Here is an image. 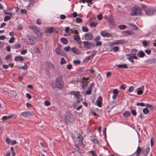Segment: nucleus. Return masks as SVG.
Segmentation results:
<instances>
[{"instance_id": "18", "label": "nucleus", "mask_w": 156, "mask_h": 156, "mask_svg": "<svg viewBox=\"0 0 156 156\" xmlns=\"http://www.w3.org/2000/svg\"><path fill=\"white\" fill-rule=\"evenodd\" d=\"M14 60L16 62L20 61L21 62H22L24 60V59L22 56H17L15 57Z\"/></svg>"}, {"instance_id": "54", "label": "nucleus", "mask_w": 156, "mask_h": 156, "mask_svg": "<svg viewBox=\"0 0 156 156\" xmlns=\"http://www.w3.org/2000/svg\"><path fill=\"white\" fill-rule=\"evenodd\" d=\"M97 18L99 20H101L102 18V14H100L98 15Z\"/></svg>"}, {"instance_id": "55", "label": "nucleus", "mask_w": 156, "mask_h": 156, "mask_svg": "<svg viewBox=\"0 0 156 156\" xmlns=\"http://www.w3.org/2000/svg\"><path fill=\"white\" fill-rule=\"evenodd\" d=\"M131 112L133 116H135L136 115V112L135 110H131Z\"/></svg>"}, {"instance_id": "2", "label": "nucleus", "mask_w": 156, "mask_h": 156, "mask_svg": "<svg viewBox=\"0 0 156 156\" xmlns=\"http://www.w3.org/2000/svg\"><path fill=\"white\" fill-rule=\"evenodd\" d=\"M55 86L56 87L60 90H62L64 88V82L61 76L57 77L55 80Z\"/></svg>"}, {"instance_id": "8", "label": "nucleus", "mask_w": 156, "mask_h": 156, "mask_svg": "<svg viewBox=\"0 0 156 156\" xmlns=\"http://www.w3.org/2000/svg\"><path fill=\"white\" fill-rule=\"evenodd\" d=\"M144 86L142 85L141 87L137 88L135 90V92H137V94L140 95L142 94L144 89Z\"/></svg>"}, {"instance_id": "32", "label": "nucleus", "mask_w": 156, "mask_h": 156, "mask_svg": "<svg viewBox=\"0 0 156 156\" xmlns=\"http://www.w3.org/2000/svg\"><path fill=\"white\" fill-rule=\"evenodd\" d=\"M129 25L131 27L133 28V29L134 30H136L137 29L138 27L137 26H136L135 24L131 23H129Z\"/></svg>"}, {"instance_id": "53", "label": "nucleus", "mask_w": 156, "mask_h": 156, "mask_svg": "<svg viewBox=\"0 0 156 156\" xmlns=\"http://www.w3.org/2000/svg\"><path fill=\"white\" fill-rule=\"evenodd\" d=\"M137 51V50L135 49H133L132 50V52L133 55H135Z\"/></svg>"}, {"instance_id": "45", "label": "nucleus", "mask_w": 156, "mask_h": 156, "mask_svg": "<svg viewBox=\"0 0 156 156\" xmlns=\"http://www.w3.org/2000/svg\"><path fill=\"white\" fill-rule=\"evenodd\" d=\"M66 63V61L63 58H62L61 59L60 63L61 65H63Z\"/></svg>"}, {"instance_id": "43", "label": "nucleus", "mask_w": 156, "mask_h": 156, "mask_svg": "<svg viewBox=\"0 0 156 156\" xmlns=\"http://www.w3.org/2000/svg\"><path fill=\"white\" fill-rule=\"evenodd\" d=\"M4 14L6 15H9L10 16H12L13 13L12 12H7L6 10H5L3 11Z\"/></svg>"}, {"instance_id": "50", "label": "nucleus", "mask_w": 156, "mask_h": 156, "mask_svg": "<svg viewBox=\"0 0 156 156\" xmlns=\"http://www.w3.org/2000/svg\"><path fill=\"white\" fill-rule=\"evenodd\" d=\"M15 39V37H11L9 41V42L10 43H12L14 42Z\"/></svg>"}, {"instance_id": "35", "label": "nucleus", "mask_w": 156, "mask_h": 156, "mask_svg": "<svg viewBox=\"0 0 156 156\" xmlns=\"http://www.w3.org/2000/svg\"><path fill=\"white\" fill-rule=\"evenodd\" d=\"M126 27V26L125 25H120L119 26V28L121 30L125 29Z\"/></svg>"}, {"instance_id": "52", "label": "nucleus", "mask_w": 156, "mask_h": 156, "mask_svg": "<svg viewBox=\"0 0 156 156\" xmlns=\"http://www.w3.org/2000/svg\"><path fill=\"white\" fill-rule=\"evenodd\" d=\"M136 105L138 106H141L143 107L145 106L146 105L143 103H136Z\"/></svg>"}, {"instance_id": "11", "label": "nucleus", "mask_w": 156, "mask_h": 156, "mask_svg": "<svg viewBox=\"0 0 156 156\" xmlns=\"http://www.w3.org/2000/svg\"><path fill=\"white\" fill-rule=\"evenodd\" d=\"M96 54V52H95L87 57L84 60V62H86L89 61L90 59L94 57Z\"/></svg>"}, {"instance_id": "40", "label": "nucleus", "mask_w": 156, "mask_h": 156, "mask_svg": "<svg viewBox=\"0 0 156 156\" xmlns=\"http://www.w3.org/2000/svg\"><path fill=\"white\" fill-rule=\"evenodd\" d=\"M76 98L77 99L81 101L83 100L82 96V95L80 94V93L79 92L78 94V95H77V96H76Z\"/></svg>"}, {"instance_id": "58", "label": "nucleus", "mask_w": 156, "mask_h": 156, "mask_svg": "<svg viewBox=\"0 0 156 156\" xmlns=\"http://www.w3.org/2000/svg\"><path fill=\"white\" fill-rule=\"evenodd\" d=\"M91 94V91L90 90H87L85 93V94L87 95H90Z\"/></svg>"}, {"instance_id": "27", "label": "nucleus", "mask_w": 156, "mask_h": 156, "mask_svg": "<svg viewBox=\"0 0 156 156\" xmlns=\"http://www.w3.org/2000/svg\"><path fill=\"white\" fill-rule=\"evenodd\" d=\"M108 21L109 23L111 24L112 25H113L115 24V22L114 21L113 18L112 17L108 18Z\"/></svg>"}, {"instance_id": "12", "label": "nucleus", "mask_w": 156, "mask_h": 156, "mask_svg": "<svg viewBox=\"0 0 156 156\" xmlns=\"http://www.w3.org/2000/svg\"><path fill=\"white\" fill-rule=\"evenodd\" d=\"M61 45L60 44H58V47L55 49V51L57 55H62L61 53Z\"/></svg>"}, {"instance_id": "29", "label": "nucleus", "mask_w": 156, "mask_h": 156, "mask_svg": "<svg viewBox=\"0 0 156 156\" xmlns=\"http://www.w3.org/2000/svg\"><path fill=\"white\" fill-rule=\"evenodd\" d=\"M131 113L129 111H127L125 112L123 114V115L125 117H128L130 115Z\"/></svg>"}, {"instance_id": "14", "label": "nucleus", "mask_w": 156, "mask_h": 156, "mask_svg": "<svg viewBox=\"0 0 156 156\" xmlns=\"http://www.w3.org/2000/svg\"><path fill=\"white\" fill-rule=\"evenodd\" d=\"M101 35L104 37H109L112 36V34L107 32H105L104 31H101Z\"/></svg>"}, {"instance_id": "23", "label": "nucleus", "mask_w": 156, "mask_h": 156, "mask_svg": "<svg viewBox=\"0 0 156 156\" xmlns=\"http://www.w3.org/2000/svg\"><path fill=\"white\" fill-rule=\"evenodd\" d=\"M137 55L140 58H143L145 56V54L143 51H140L138 52Z\"/></svg>"}, {"instance_id": "57", "label": "nucleus", "mask_w": 156, "mask_h": 156, "mask_svg": "<svg viewBox=\"0 0 156 156\" xmlns=\"http://www.w3.org/2000/svg\"><path fill=\"white\" fill-rule=\"evenodd\" d=\"M70 49V47L69 46L65 47L64 48V50L66 51H69Z\"/></svg>"}, {"instance_id": "4", "label": "nucleus", "mask_w": 156, "mask_h": 156, "mask_svg": "<svg viewBox=\"0 0 156 156\" xmlns=\"http://www.w3.org/2000/svg\"><path fill=\"white\" fill-rule=\"evenodd\" d=\"M26 42L27 44L34 45L36 43V40L35 37L28 36V37L27 38Z\"/></svg>"}, {"instance_id": "49", "label": "nucleus", "mask_w": 156, "mask_h": 156, "mask_svg": "<svg viewBox=\"0 0 156 156\" xmlns=\"http://www.w3.org/2000/svg\"><path fill=\"white\" fill-rule=\"evenodd\" d=\"M147 108H148L150 109H152L153 108V105H149L148 104H147L146 105Z\"/></svg>"}, {"instance_id": "48", "label": "nucleus", "mask_w": 156, "mask_h": 156, "mask_svg": "<svg viewBox=\"0 0 156 156\" xmlns=\"http://www.w3.org/2000/svg\"><path fill=\"white\" fill-rule=\"evenodd\" d=\"M76 21L77 23H81L82 21V20L79 17H77L76 18Z\"/></svg>"}, {"instance_id": "59", "label": "nucleus", "mask_w": 156, "mask_h": 156, "mask_svg": "<svg viewBox=\"0 0 156 156\" xmlns=\"http://www.w3.org/2000/svg\"><path fill=\"white\" fill-rule=\"evenodd\" d=\"M91 141L94 143L96 144H98L99 143V142L98 140L95 139H92Z\"/></svg>"}, {"instance_id": "10", "label": "nucleus", "mask_w": 156, "mask_h": 156, "mask_svg": "<svg viewBox=\"0 0 156 156\" xmlns=\"http://www.w3.org/2000/svg\"><path fill=\"white\" fill-rule=\"evenodd\" d=\"M96 102L97 105L99 107H101L102 105V99L101 96H99L97 99Z\"/></svg>"}, {"instance_id": "16", "label": "nucleus", "mask_w": 156, "mask_h": 156, "mask_svg": "<svg viewBox=\"0 0 156 156\" xmlns=\"http://www.w3.org/2000/svg\"><path fill=\"white\" fill-rule=\"evenodd\" d=\"M71 50L73 53L76 55H79L81 53L79 51V50L75 47L72 48Z\"/></svg>"}, {"instance_id": "56", "label": "nucleus", "mask_w": 156, "mask_h": 156, "mask_svg": "<svg viewBox=\"0 0 156 156\" xmlns=\"http://www.w3.org/2000/svg\"><path fill=\"white\" fill-rule=\"evenodd\" d=\"M145 52L148 55H150L151 53V51L149 49H147L145 50Z\"/></svg>"}, {"instance_id": "63", "label": "nucleus", "mask_w": 156, "mask_h": 156, "mask_svg": "<svg viewBox=\"0 0 156 156\" xmlns=\"http://www.w3.org/2000/svg\"><path fill=\"white\" fill-rule=\"evenodd\" d=\"M27 52V51L26 50H23L21 51L20 52V53L22 55H24Z\"/></svg>"}, {"instance_id": "15", "label": "nucleus", "mask_w": 156, "mask_h": 156, "mask_svg": "<svg viewBox=\"0 0 156 156\" xmlns=\"http://www.w3.org/2000/svg\"><path fill=\"white\" fill-rule=\"evenodd\" d=\"M83 44L85 47L87 48H90L92 47L91 43L87 41H84L83 42Z\"/></svg>"}, {"instance_id": "19", "label": "nucleus", "mask_w": 156, "mask_h": 156, "mask_svg": "<svg viewBox=\"0 0 156 156\" xmlns=\"http://www.w3.org/2000/svg\"><path fill=\"white\" fill-rule=\"evenodd\" d=\"M122 34H123L124 36H128L129 35H132L133 34V33L131 32V31L130 30H126L123 31L122 32Z\"/></svg>"}, {"instance_id": "25", "label": "nucleus", "mask_w": 156, "mask_h": 156, "mask_svg": "<svg viewBox=\"0 0 156 156\" xmlns=\"http://www.w3.org/2000/svg\"><path fill=\"white\" fill-rule=\"evenodd\" d=\"M116 66L119 68L127 69L128 66L126 64H123L122 65H116Z\"/></svg>"}, {"instance_id": "37", "label": "nucleus", "mask_w": 156, "mask_h": 156, "mask_svg": "<svg viewBox=\"0 0 156 156\" xmlns=\"http://www.w3.org/2000/svg\"><path fill=\"white\" fill-rule=\"evenodd\" d=\"M112 49L115 52H116L119 51V47L117 46H114L112 48Z\"/></svg>"}, {"instance_id": "30", "label": "nucleus", "mask_w": 156, "mask_h": 156, "mask_svg": "<svg viewBox=\"0 0 156 156\" xmlns=\"http://www.w3.org/2000/svg\"><path fill=\"white\" fill-rule=\"evenodd\" d=\"M150 42L149 41L144 40L143 41L142 44L144 47H145L149 45L150 44Z\"/></svg>"}, {"instance_id": "62", "label": "nucleus", "mask_w": 156, "mask_h": 156, "mask_svg": "<svg viewBox=\"0 0 156 156\" xmlns=\"http://www.w3.org/2000/svg\"><path fill=\"white\" fill-rule=\"evenodd\" d=\"M44 104L46 106H48L50 105V103L48 101H45L44 102Z\"/></svg>"}, {"instance_id": "26", "label": "nucleus", "mask_w": 156, "mask_h": 156, "mask_svg": "<svg viewBox=\"0 0 156 156\" xmlns=\"http://www.w3.org/2000/svg\"><path fill=\"white\" fill-rule=\"evenodd\" d=\"M60 40L62 43L64 44H66L68 43V41L66 38L64 37H62Z\"/></svg>"}, {"instance_id": "36", "label": "nucleus", "mask_w": 156, "mask_h": 156, "mask_svg": "<svg viewBox=\"0 0 156 156\" xmlns=\"http://www.w3.org/2000/svg\"><path fill=\"white\" fill-rule=\"evenodd\" d=\"M29 4L28 5V6H30L31 5H33L35 3L36 0H29Z\"/></svg>"}, {"instance_id": "64", "label": "nucleus", "mask_w": 156, "mask_h": 156, "mask_svg": "<svg viewBox=\"0 0 156 156\" xmlns=\"http://www.w3.org/2000/svg\"><path fill=\"white\" fill-rule=\"evenodd\" d=\"M118 91L117 89H115L113 90V93L114 94L118 95Z\"/></svg>"}, {"instance_id": "24", "label": "nucleus", "mask_w": 156, "mask_h": 156, "mask_svg": "<svg viewBox=\"0 0 156 156\" xmlns=\"http://www.w3.org/2000/svg\"><path fill=\"white\" fill-rule=\"evenodd\" d=\"M21 44L20 43L16 44L12 46V48L13 49H19L21 47Z\"/></svg>"}, {"instance_id": "41", "label": "nucleus", "mask_w": 156, "mask_h": 156, "mask_svg": "<svg viewBox=\"0 0 156 156\" xmlns=\"http://www.w3.org/2000/svg\"><path fill=\"white\" fill-rule=\"evenodd\" d=\"M143 112L144 114H147L149 112V111L147 108H145L143 109Z\"/></svg>"}, {"instance_id": "46", "label": "nucleus", "mask_w": 156, "mask_h": 156, "mask_svg": "<svg viewBox=\"0 0 156 156\" xmlns=\"http://www.w3.org/2000/svg\"><path fill=\"white\" fill-rule=\"evenodd\" d=\"M73 63L74 64L76 65L79 64L81 62L80 60H74L73 61Z\"/></svg>"}, {"instance_id": "61", "label": "nucleus", "mask_w": 156, "mask_h": 156, "mask_svg": "<svg viewBox=\"0 0 156 156\" xmlns=\"http://www.w3.org/2000/svg\"><path fill=\"white\" fill-rule=\"evenodd\" d=\"M106 128H105L103 131V135L105 136V137L106 138Z\"/></svg>"}, {"instance_id": "7", "label": "nucleus", "mask_w": 156, "mask_h": 156, "mask_svg": "<svg viewBox=\"0 0 156 156\" xmlns=\"http://www.w3.org/2000/svg\"><path fill=\"white\" fill-rule=\"evenodd\" d=\"M77 138L78 139V142L80 145L84 147V145L83 143V138L80 133H78L77 135Z\"/></svg>"}, {"instance_id": "28", "label": "nucleus", "mask_w": 156, "mask_h": 156, "mask_svg": "<svg viewBox=\"0 0 156 156\" xmlns=\"http://www.w3.org/2000/svg\"><path fill=\"white\" fill-rule=\"evenodd\" d=\"M12 115H9L8 116H4L2 117V120L4 121L11 119L12 117Z\"/></svg>"}, {"instance_id": "51", "label": "nucleus", "mask_w": 156, "mask_h": 156, "mask_svg": "<svg viewBox=\"0 0 156 156\" xmlns=\"http://www.w3.org/2000/svg\"><path fill=\"white\" fill-rule=\"evenodd\" d=\"M11 57L12 55H11L9 54L5 57V59L6 60H8Z\"/></svg>"}, {"instance_id": "6", "label": "nucleus", "mask_w": 156, "mask_h": 156, "mask_svg": "<svg viewBox=\"0 0 156 156\" xmlns=\"http://www.w3.org/2000/svg\"><path fill=\"white\" fill-rule=\"evenodd\" d=\"M125 40L124 39H121L119 40H116L115 41L112 42L111 43V45H114L119 44H122L126 43Z\"/></svg>"}, {"instance_id": "5", "label": "nucleus", "mask_w": 156, "mask_h": 156, "mask_svg": "<svg viewBox=\"0 0 156 156\" xmlns=\"http://www.w3.org/2000/svg\"><path fill=\"white\" fill-rule=\"evenodd\" d=\"M30 28L36 34L38 38L41 36V33L40 31V29L35 26L33 25L30 27Z\"/></svg>"}, {"instance_id": "38", "label": "nucleus", "mask_w": 156, "mask_h": 156, "mask_svg": "<svg viewBox=\"0 0 156 156\" xmlns=\"http://www.w3.org/2000/svg\"><path fill=\"white\" fill-rule=\"evenodd\" d=\"M11 16H5L4 19V21L6 22L8 21H9L10 20L11 18Z\"/></svg>"}, {"instance_id": "9", "label": "nucleus", "mask_w": 156, "mask_h": 156, "mask_svg": "<svg viewBox=\"0 0 156 156\" xmlns=\"http://www.w3.org/2000/svg\"><path fill=\"white\" fill-rule=\"evenodd\" d=\"M92 34L90 32L86 33L85 34V38L87 41L91 40L93 39Z\"/></svg>"}, {"instance_id": "20", "label": "nucleus", "mask_w": 156, "mask_h": 156, "mask_svg": "<svg viewBox=\"0 0 156 156\" xmlns=\"http://www.w3.org/2000/svg\"><path fill=\"white\" fill-rule=\"evenodd\" d=\"M150 151L149 147L147 148L145 150L142 149V153L143 154V156H147Z\"/></svg>"}, {"instance_id": "3", "label": "nucleus", "mask_w": 156, "mask_h": 156, "mask_svg": "<svg viewBox=\"0 0 156 156\" xmlns=\"http://www.w3.org/2000/svg\"><path fill=\"white\" fill-rule=\"evenodd\" d=\"M143 15L141 9L139 6H133L131 11L130 15L132 16H141Z\"/></svg>"}, {"instance_id": "44", "label": "nucleus", "mask_w": 156, "mask_h": 156, "mask_svg": "<svg viewBox=\"0 0 156 156\" xmlns=\"http://www.w3.org/2000/svg\"><path fill=\"white\" fill-rule=\"evenodd\" d=\"M97 24V23H95L94 22H92L90 23V26L91 27H95Z\"/></svg>"}, {"instance_id": "60", "label": "nucleus", "mask_w": 156, "mask_h": 156, "mask_svg": "<svg viewBox=\"0 0 156 156\" xmlns=\"http://www.w3.org/2000/svg\"><path fill=\"white\" fill-rule=\"evenodd\" d=\"M127 59L132 63H133L134 62V61L133 60V58H132L131 56L128 58Z\"/></svg>"}, {"instance_id": "21", "label": "nucleus", "mask_w": 156, "mask_h": 156, "mask_svg": "<svg viewBox=\"0 0 156 156\" xmlns=\"http://www.w3.org/2000/svg\"><path fill=\"white\" fill-rule=\"evenodd\" d=\"M65 117L66 119L69 120L73 117V115L70 112H67L65 114Z\"/></svg>"}, {"instance_id": "42", "label": "nucleus", "mask_w": 156, "mask_h": 156, "mask_svg": "<svg viewBox=\"0 0 156 156\" xmlns=\"http://www.w3.org/2000/svg\"><path fill=\"white\" fill-rule=\"evenodd\" d=\"M134 90V87L133 86H131L129 87V88L127 90V91L128 92L130 93L133 91Z\"/></svg>"}, {"instance_id": "1", "label": "nucleus", "mask_w": 156, "mask_h": 156, "mask_svg": "<svg viewBox=\"0 0 156 156\" xmlns=\"http://www.w3.org/2000/svg\"><path fill=\"white\" fill-rule=\"evenodd\" d=\"M142 9L145 11V14L148 16L153 15L156 12V9L153 7H148L146 5L141 4H140Z\"/></svg>"}, {"instance_id": "47", "label": "nucleus", "mask_w": 156, "mask_h": 156, "mask_svg": "<svg viewBox=\"0 0 156 156\" xmlns=\"http://www.w3.org/2000/svg\"><path fill=\"white\" fill-rule=\"evenodd\" d=\"M82 31L84 32H87L88 31V28L84 26L82 27Z\"/></svg>"}, {"instance_id": "33", "label": "nucleus", "mask_w": 156, "mask_h": 156, "mask_svg": "<svg viewBox=\"0 0 156 156\" xmlns=\"http://www.w3.org/2000/svg\"><path fill=\"white\" fill-rule=\"evenodd\" d=\"M79 92H77L76 91H73L70 92V95H73L75 97H76L78 95V94L79 93Z\"/></svg>"}, {"instance_id": "13", "label": "nucleus", "mask_w": 156, "mask_h": 156, "mask_svg": "<svg viewBox=\"0 0 156 156\" xmlns=\"http://www.w3.org/2000/svg\"><path fill=\"white\" fill-rule=\"evenodd\" d=\"M73 39L76 41V42L79 44L82 43V41L80 40V37L78 35H74Z\"/></svg>"}, {"instance_id": "17", "label": "nucleus", "mask_w": 156, "mask_h": 156, "mask_svg": "<svg viewBox=\"0 0 156 156\" xmlns=\"http://www.w3.org/2000/svg\"><path fill=\"white\" fill-rule=\"evenodd\" d=\"M21 115L24 117H28L32 115V113L29 112H23L21 113Z\"/></svg>"}, {"instance_id": "39", "label": "nucleus", "mask_w": 156, "mask_h": 156, "mask_svg": "<svg viewBox=\"0 0 156 156\" xmlns=\"http://www.w3.org/2000/svg\"><path fill=\"white\" fill-rule=\"evenodd\" d=\"M53 30V27H49L47 30V32L49 33H51L52 32Z\"/></svg>"}, {"instance_id": "31", "label": "nucleus", "mask_w": 156, "mask_h": 156, "mask_svg": "<svg viewBox=\"0 0 156 156\" xmlns=\"http://www.w3.org/2000/svg\"><path fill=\"white\" fill-rule=\"evenodd\" d=\"M81 82L82 84V87L83 88L86 87L87 85V81H81Z\"/></svg>"}, {"instance_id": "22", "label": "nucleus", "mask_w": 156, "mask_h": 156, "mask_svg": "<svg viewBox=\"0 0 156 156\" xmlns=\"http://www.w3.org/2000/svg\"><path fill=\"white\" fill-rule=\"evenodd\" d=\"M142 149L139 147H138L137 148V150L134 153L136 154V156H140V153H142Z\"/></svg>"}, {"instance_id": "34", "label": "nucleus", "mask_w": 156, "mask_h": 156, "mask_svg": "<svg viewBox=\"0 0 156 156\" xmlns=\"http://www.w3.org/2000/svg\"><path fill=\"white\" fill-rule=\"evenodd\" d=\"M18 67L19 69H23L24 70H27L28 69V66L26 64H25L23 66Z\"/></svg>"}]
</instances>
